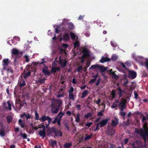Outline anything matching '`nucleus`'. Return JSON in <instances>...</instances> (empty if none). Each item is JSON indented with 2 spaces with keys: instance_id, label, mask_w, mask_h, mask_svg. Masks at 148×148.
Wrapping results in <instances>:
<instances>
[{
  "instance_id": "obj_1",
  "label": "nucleus",
  "mask_w": 148,
  "mask_h": 148,
  "mask_svg": "<svg viewBox=\"0 0 148 148\" xmlns=\"http://www.w3.org/2000/svg\"><path fill=\"white\" fill-rule=\"evenodd\" d=\"M57 38L60 41L62 40L67 41L70 39V37L73 41H75L73 44L75 49L76 48H78L79 45V42L77 40L78 37L75 33L72 32H70L69 34L65 33L63 35L62 38L61 37V34Z\"/></svg>"
},
{
  "instance_id": "obj_2",
  "label": "nucleus",
  "mask_w": 148,
  "mask_h": 148,
  "mask_svg": "<svg viewBox=\"0 0 148 148\" xmlns=\"http://www.w3.org/2000/svg\"><path fill=\"white\" fill-rule=\"evenodd\" d=\"M146 119L145 117L143 118V129H136V132L140 135L143 138L145 142H148V128L147 124L144 121Z\"/></svg>"
},
{
  "instance_id": "obj_3",
  "label": "nucleus",
  "mask_w": 148,
  "mask_h": 148,
  "mask_svg": "<svg viewBox=\"0 0 148 148\" xmlns=\"http://www.w3.org/2000/svg\"><path fill=\"white\" fill-rule=\"evenodd\" d=\"M77 55L78 56L77 59V62L82 63L84 62V58L89 56V51L86 49L84 48L80 52H78Z\"/></svg>"
},
{
  "instance_id": "obj_4",
  "label": "nucleus",
  "mask_w": 148,
  "mask_h": 148,
  "mask_svg": "<svg viewBox=\"0 0 148 148\" xmlns=\"http://www.w3.org/2000/svg\"><path fill=\"white\" fill-rule=\"evenodd\" d=\"M132 57L140 64L142 65H144L148 71V59L144 58L141 56H136L134 53L132 54Z\"/></svg>"
},
{
  "instance_id": "obj_5",
  "label": "nucleus",
  "mask_w": 148,
  "mask_h": 148,
  "mask_svg": "<svg viewBox=\"0 0 148 148\" xmlns=\"http://www.w3.org/2000/svg\"><path fill=\"white\" fill-rule=\"evenodd\" d=\"M62 101L61 100L53 99L51 102V112L53 113H56L58 111L59 108L61 104Z\"/></svg>"
},
{
  "instance_id": "obj_6",
  "label": "nucleus",
  "mask_w": 148,
  "mask_h": 148,
  "mask_svg": "<svg viewBox=\"0 0 148 148\" xmlns=\"http://www.w3.org/2000/svg\"><path fill=\"white\" fill-rule=\"evenodd\" d=\"M126 100L125 99H122L121 100L119 104V108L121 110L120 114L122 116H124L126 114L125 112L123 111L126 107Z\"/></svg>"
},
{
  "instance_id": "obj_7",
  "label": "nucleus",
  "mask_w": 148,
  "mask_h": 148,
  "mask_svg": "<svg viewBox=\"0 0 148 148\" xmlns=\"http://www.w3.org/2000/svg\"><path fill=\"white\" fill-rule=\"evenodd\" d=\"M108 67H105L103 66H101L99 64H95L94 65H92L91 66V67L89 68V69H94L95 70L99 69V71L103 73L108 69Z\"/></svg>"
},
{
  "instance_id": "obj_8",
  "label": "nucleus",
  "mask_w": 148,
  "mask_h": 148,
  "mask_svg": "<svg viewBox=\"0 0 148 148\" xmlns=\"http://www.w3.org/2000/svg\"><path fill=\"white\" fill-rule=\"evenodd\" d=\"M109 120V118L103 120L102 121L100 122L99 123L96 125V128L94 129V130L96 131L98 130L99 127H101L106 125L108 121Z\"/></svg>"
},
{
  "instance_id": "obj_9",
  "label": "nucleus",
  "mask_w": 148,
  "mask_h": 148,
  "mask_svg": "<svg viewBox=\"0 0 148 148\" xmlns=\"http://www.w3.org/2000/svg\"><path fill=\"white\" fill-rule=\"evenodd\" d=\"M47 120H48V124L46 125V127H47L48 126L52 121V119L49 118L48 116H47L45 115L42 116L40 118V120L41 121L44 122Z\"/></svg>"
},
{
  "instance_id": "obj_10",
  "label": "nucleus",
  "mask_w": 148,
  "mask_h": 148,
  "mask_svg": "<svg viewBox=\"0 0 148 148\" xmlns=\"http://www.w3.org/2000/svg\"><path fill=\"white\" fill-rule=\"evenodd\" d=\"M43 127V129L39 132V134L41 137L44 138L45 136L46 135L45 129V126L44 125H41V127Z\"/></svg>"
},
{
  "instance_id": "obj_11",
  "label": "nucleus",
  "mask_w": 148,
  "mask_h": 148,
  "mask_svg": "<svg viewBox=\"0 0 148 148\" xmlns=\"http://www.w3.org/2000/svg\"><path fill=\"white\" fill-rule=\"evenodd\" d=\"M12 105V102L10 101H8L6 103H3V105L4 107H5V109H8L9 110H11V106Z\"/></svg>"
},
{
  "instance_id": "obj_12",
  "label": "nucleus",
  "mask_w": 148,
  "mask_h": 148,
  "mask_svg": "<svg viewBox=\"0 0 148 148\" xmlns=\"http://www.w3.org/2000/svg\"><path fill=\"white\" fill-rule=\"evenodd\" d=\"M128 76L129 78L133 79L135 78L136 77V73L133 71H129Z\"/></svg>"
},
{
  "instance_id": "obj_13",
  "label": "nucleus",
  "mask_w": 148,
  "mask_h": 148,
  "mask_svg": "<svg viewBox=\"0 0 148 148\" xmlns=\"http://www.w3.org/2000/svg\"><path fill=\"white\" fill-rule=\"evenodd\" d=\"M59 63L60 66L62 67H63L65 66L66 61L65 60L62 59L61 57H60L59 58Z\"/></svg>"
},
{
  "instance_id": "obj_14",
  "label": "nucleus",
  "mask_w": 148,
  "mask_h": 148,
  "mask_svg": "<svg viewBox=\"0 0 148 148\" xmlns=\"http://www.w3.org/2000/svg\"><path fill=\"white\" fill-rule=\"evenodd\" d=\"M134 147L136 148H139L140 147H142L143 145L140 140H138L136 142H135L134 143Z\"/></svg>"
},
{
  "instance_id": "obj_15",
  "label": "nucleus",
  "mask_w": 148,
  "mask_h": 148,
  "mask_svg": "<svg viewBox=\"0 0 148 148\" xmlns=\"http://www.w3.org/2000/svg\"><path fill=\"white\" fill-rule=\"evenodd\" d=\"M118 123V119L116 117H114V119L112 120V126L113 127L116 126Z\"/></svg>"
},
{
  "instance_id": "obj_16",
  "label": "nucleus",
  "mask_w": 148,
  "mask_h": 148,
  "mask_svg": "<svg viewBox=\"0 0 148 148\" xmlns=\"http://www.w3.org/2000/svg\"><path fill=\"white\" fill-rule=\"evenodd\" d=\"M108 134L110 135H113L115 133V130L114 129H110L108 128L106 132Z\"/></svg>"
},
{
  "instance_id": "obj_17",
  "label": "nucleus",
  "mask_w": 148,
  "mask_h": 148,
  "mask_svg": "<svg viewBox=\"0 0 148 148\" xmlns=\"http://www.w3.org/2000/svg\"><path fill=\"white\" fill-rule=\"evenodd\" d=\"M24 116L25 117L27 120H28L31 118V115L28 114H25V113H24L20 115V117L21 118H23Z\"/></svg>"
},
{
  "instance_id": "obj_18",
  "label": "nucleus",
  "mask_w": 148,
  "mask_h": 148,
  "mask_svg": "<svg viewBox=\"0 0 148 148\" xmlns=\"http://www.w3.org/2000/svg\"><path fill=\"white\" fill-rule=\"evenodd\" d=\"M110 59L107 57H103L101 60H100V62L101 63H103L105 62L109 61Z\"/></svg>"
},
{
  "instance_id": "obj_19",
  "label": "nucleus",
  "mask_w": 148,
  "mask_h": 148,
  "mask_svg": "<svg viewBox=\"0 0 148 148\" xmlns=\"http://www.w3.org/2000/svg\"><path fill=\"white\" fill-rule=\"evenodd\" d=\"M58 28H59V27H58V28H56L55 29V32L56 33V34H54V37H53L52 38V39L53 40H54V39H56V35L57 34H59L60 35H61V32L58 30Z\"/></svg>"
},
{
  "instance_id": "obj_20",
  "label": "nucleus",
  "mask_w": 148,
  "mask_h": 148,
  "mask_svg": "<svg viewBox=\"0 0 148 148\" xmlns=\"http://www.w3.org/2000/svg\"><path fill=\"white\" fill-rule=\"evenodd\" d=\"M10 62L8 59H5L3 60V64L4 66H6L8 65Z\"/></svg>"
},
{
  "instance_id": "obj_21",
  "label": "nucleus",
  "mask_w": 148,
  "mask_h": 148,
  "mask_svg": "<svg viewBox=\"0 0 148 148\" xmlns=\"http://www.w3.org/2000/svg\"><path fill=\"white\" fill-rule=\"evenodd\" d=\"M16 106L17 108H21V103L19 100L16 99Z\"/></svg>"
},
{
  "instance_id": "obj_22",
  "label": "nucleus",
  "mask_w": 148,
  "mask_h": 148,
  "mask_svg": "<svg viewBox=\"0 0 148 148\" xmlns=\"http://www.w3.org/2000/svg\"><path fill=\"white\" fill-rule=\"evenodd\" d=\"M118 93L120 97H121L122 96V94L123 93V91H122L120 87H118L117 90Z\"/></svg>"
},
{
  "instance_id": "obj_23",
  "label": "nucleus",
  "mask_w": 148,
  "mask_h": 148,
  "mask_svg": "<svg viewBox=\"0 0 148 148\" xmlns=\"http://www.w3.org/2000/svg\"><path fill=\"white\" fill-rule=\"evenodd\" d=\"M42 72L46 75H49V72L47 71V67H45L42 70Z\"/></svg>"
},
{
  "instance_id": "obj_24",
  "label": "nucleus",
  "mask_w": 148,
  "mask_h": 148,
  "mask_svg": "<svg viewBox=\"0 0 148 148\" xmlns=\"http://www.w3.org/2000/svg\"><path fill=\"white\" fill-rule=\"evenodd\" d=\"M68 26L70 29H73L74 28V27L73 24L71 23H69L68 24Z\"/></svg>"
},
{
  "instance_id": "obj_25",
  "label": "nucleus",
  "mask_w": 148,
  "mask_h": 148,
  "mask_svg": "<svg viewBox=\"0 0 148 148\" xmlns=\"http://www.w3.org/2000/svg\"><path fill=\"white\" fill-rule=\"evenodd\" d=\"M119 101L118 100H116L115 101V103L113 104L111 106V107L112 108H116L117 109V105L116 103H118Z\"/></svg>"
},
{
  "instance_id": "obj_26",
  "label": "nucleus",
  "mask_w": 148,
  "mask_h": 148,
  "mask_svg": "<svg viewBox=\"0 0 148 148\" xmlns=\"http://www.w3.org/2000/svg\"><path fill=\"white\" fill-rule=\"evenodd\" d=\"M55 133L56 136H61L62 135V132L60 131H56L55 132Z\"/></svg>"
},
{
  "instance_id": "obj_27",
  "label": "nucleus",
  "mask_w": 148,
  "mask_h": 148,
  "mask_svg": "<svg viewBox=\"0 0 148 148\" xmlns=\"http://www.w3.org/2000/svg\"><path fill=\"white\" fill-rule=\"evenodd\" d=\"M18 53V50L15 49H13L12 50V53L14 55H17Z\"/></svg>"
},
{
  "instance_id": "obj_28",
  "label": "nucleus",
  "mask_w": 148,
  "mask_h": 148,
  "mask_svg": "<svg viewBox=\"0 0 148 148\" xmlns=\"http://www.w3.org/2000/svg\"><path fill=\"white\" fill-rule=\"evenodd\" d=\"M92 136V134H91L89 135H86L84 138V140H86L90 139L91 138Z\"/></svg>"
},
{
  "instance_id": "obj_29",
  "label": "nucleus",
  "mask_w": 148,
  "mask_h": 148,
  "mask_svg": "<svg viewBox=\"0 0 148 148\" xmlns=\"http://www.w3.org/2000/svg\"><path fill=\"white\" fill-rule=\"evenodd\" d=\"M60 68L52 67L51 69V71L52 72L54 73L57 71H59L60 70Z\"/></svg>"
},
{
  "instance_id": "obj_30",
  "label": "nucleus",
  "mask_w": 148,
  "mask_h": 148,
  "mask_svg": "<svg viewBox=\"0 0 148 148\" xmlns=\"http://www.w3.org/2000/svg\"><path fill=\"white\" fill-rule=\"evenodd\" d=\"M111 76L113 78L115 79H117L119 78V76L116 75L114 72H112V75H111Z\"/></svg>"
},
{
  "instance_id": "obj_31",
  "label": "nucleus",
  "mask_w": 148,
  "mask_h": 148,
  "mask_svg": "<svg viewBox=\"0 0 148 148\" xmlns=\"http://www.w3.org/2000/svg\"><path fill=\"white\" fill-rule=\"evenodd\" d=\"M88 93V91L87 90H86L84 91L82 94L81 98H84L85 96Z\"/></svg>"
},
{
  "instance_id": "obj_32",
  "label": "nucleus",
  "mask_w": 148,
  "mask_h": 148,
  "mask_svg": "<svg viewBox=\"0 0 148 148\" xmlns=\"http://www.w3.org/2000/svg\"><path fill=\"white\" fill-rule=\"evenodd\" d=\"M5 135V132L4 130L1 129L0 130V136L1 137H3Z\"/></svg>"
},
{
  "instance_id": "obj_33",
  "label": "nucleus",
  "mask_w": 148,
  "mask_h": 148,
  "mask_svg": "<svg viewBox=\"0 0 148 148\" xmlns=\"http://www.w3.org/2000/svg\"><path fill=\"white\" fill-rule=\"evenodd\" d=\"M71 145L72 144L71 143H66L64 145V146L65 148H69Z\"/></svg>"
},
{
  "instance_id": "obj_34",
  "label": "nucleus",
  "mask_w": 148,
  "mask_h": 148,
  "mask_svg": "<svg viewBox=\"0 0 148 148\" xmlns=\"http://www.w3.org/2000/svg\"><path fill=\"white\" fill-rule=\"evenodd\" d=\"M25 84V81L23 80H22L19 82V85L21 87H22Z\"/></svg>"
},
{
  "instance_id": "obj_35",
  "label": "nucleus",
  "mask_w": 148,
  "mask_h": 148,
  "mask_svg": "<svg viewBox=\"0 0 148 148\" xmlns=\"http://www.w3.org/2000/svg\"><path fill=\"white\" fill-rule=\"evenodd\" d=\"M111 44L113 47H115L117 46V45L114 41H111Z\"/></svg>"
},
{
  "instance_id": "obj_36",
  "label": "nucleus",
  "mask_w": 148,
  "mask_h": 148,
  "mask_svg": "<svg viewBox=\"0 0 148 148\" xmlns=\"http://www.w3.org/2000/svg\"><path fill=\"white\" fill-rule=\"evenodd\" d=\"M18 123L20 125L21 127H24V124L22 123V121L21 119H19V120Z\"/></svg>"
},
{
  "instance_id": "obj_37",
  "label": "nucleus",
  "mask_w": 148,
  "mask_h": 148,
  "mask_svg": "<svg viewBox=\"0 0 148 148\" xmlns=\"http://www.w3.org/2000/svg\"><path fill=\"white\" fill-rule=\"evenodd\" d=\"M7 118L8 122V123H10L12 121V116H8L7 117Z\"/></svg>"
},
{
  "instance_id": "obj_38",
  "label": "nucleus",
  "mask_w": 148,
  "mask_h": 148,
  "mask_svg": "<svg viewBox=\"0 0 148 148\" xmlns=\"http://www.w3.org/2000/svg\"><path fill=\"white\" fill-rule=\"evenodd\" d=\"M35 119H36L37 120H40V119L39 118V115L37 113V112H35Z\"/></svg>"
},
{
  "instance_id": "obj_39",
  "label": "nucleus",
  "mask_w": 148,
  "mask_h": 148,
  "mask_svg": "<svg viewBox=\"0 0 148 148\" xmlns=\"http://www.w3.org/2000/svg\"><path fill=\"white\" fill-rule=\"evenodd\" d=\"M69 97L70 99H72L73 100H74V95H73L72 94H69Z\"/></svg>"
},
{
  "instance_id": "obj_40",
  "label": "nucleus",
  "mask_w": 148,
  "mask_h": 148,
  "mask_svg": "<svg viewBox=\"0 0 148 148\" xmlns=\"http://www.w3.org/2000/svg\"><path fill=\"white\" fill-rule=\"evenodd\" d=\"M112 58L113 60H115L117 59V56L116 55H113L112 57Z\"/></svg>"
},
{
  "instance_id": "obj_41",
  "label": "nucleus",
  "mask_w": 148,
  "mask_h": 148,
  "mask_svg": "<svg viewBox=\"0 0 148 148\" xmlns=\"http://www.w3.org/2000/svg\"><path fill=\"white\" fill-rule=\"evenodd\" d=\"M64 114L62 113V112H60L59 113L58 116V117H59V119H61V118L64 115Z\"/></svg>"
},
{
  "instance_id": "obj_42",
  "label": "nucleus",
  "mask_w": 148,
  "mask_h": 148,
  "mask_svg": "<svg viewBox=\"0 0 148 148\" xmlns=\"http://www.w3.org/2000/svg\"><path fill=\"white\" fill-rule=\"evenodd\" d=\"M111 95L112 98H114L115 96V92L114 90H112L111 93Z\"/></svg>"
},
{
  "instance_id": "obj_43",
  "label": "nucleus",
  "mask_w": 148,
  "mask_h": 148,
  "mask_svg": "<svg viewBox=\"0 0 148 148\" xmlns=\"http://www.w3.org/2000/svg\"><path fill=\"white\" fill-rule=\"evenodd\" d=\"M24 57L25 59V60H26V61L28 62L29 61V56L27 55H25L24 56Z\"/></svg>"
},
{
  "instance_id": "obj_44",
  "label": "nucleus",
  "mask_w": 148,
  "mask_h": 148,
  "mask_svg": "<svg viewBox=\"0 0 148 148\" xmlns=\"http://www.w3.org/2000/svg\"><path fill=\"white\" fill-rule=\"evenodd\" d=\"M104 111V110H103L101 111L98 112L97 114V115L99 116H103V112Z\"/></svg>"
},
{
  "instance_id": "obj_45",
  "label": "nucleus",
  "mask_w": 148,
  "mask_h": 148,
  "mask_svg": "<svg viewBox=\"0 0 148 148\" xmlns=\"http://www.w3.org/2000/svg\"><path fill=\"white\" fill-rule=\"evenodd\" d=\"M92 114L91 113H88L86 115H85L84 116L86 118H88L90 117L91 116Z\"/></svg>"
},
{
  "instance_id": "obj_46",
  "label": "nucleus",
  "mask_w": 148,
  "mask_h": 148,
  "mask_svg": "<svg viewBox=\"0 0 148 148\" xmlns=\"http://www.w3.org/2000/svg\"><path fill=\"white\" fill-rule=\"evenodd\" d=\"M15 40H17L19 41L20 40V38L19 37H18L15 36L14 38L13 41H14Z\"/></svg>"
},
{
  "instance_id": "obj_47",
  "label": "nucleus",
  "mask_w": 148,
  "mask_h": 148,
  "mask_svg": "<svg viewBox=\"0 0 148 148\" xmlns=\"http://www.w3.org/2000/svg\"><path fill=\"white\" fill-rule=\"evenodd\" d=\"M31 73L30 72H29L25 75L24 77L25 78H26L27 77L29 76L31 74Z\"/></svg>"
},
{
  "instance_id": "obj_48",
  "label": "nucleus",
  "mask_w": 148,
  "mask_h": 148,
  "mask_svg": "<svg viewBox=\"0 0 148 148\" xmlns=\"http://www.w3.org/2000/svg\"><path fill=\"white\" fill-rule=\"evenodd\" d=\"M20 135L21 136L24 138H27V136L25 134H22V133H21L20 134Z\"/></svg>"
},
{
  "instance_id": "obj_49",
  "label": "nucleus",
  "mask_w": 148,
  "mask_h": 148,
  "mask_svg": "<svg viewBox=\"0 0 148 148\" xmlns=\"http://www.w3.org/2000/svg\"><path fill=\"white\" fill-rule=\"evenodd\" d=\"M79 121V114L77 115V116L75 119V121L77 122H78Z\"/></svg>"
},
{
  "instance_id": "obj_50",
  "label": "nucleus",
  "mask_w": 148,
  "mask_h": 148,
  "mask_svg": "<svg viewBox=\"0 0 148 148\" xmlns=\"http://www.w3.org/2000/svg\"><path fill=\"white\" fill-rule=\"evenodd\" d=\"M69 21V19L64 18L63 19V21L62 22V23L63 24H65L66 23V22Z\"/></svg>"
},
{
  "instance_id": "obj_51",
  "label": "nucleus",
  "mask_w": 148,
  "mask_h": 148,
  "mask_svg": "<svg viewBox=\"0 0 148 148\" xmlns=\"http://www.w3.org/2000/svg\"><path fill=\"white\" fill-rule=\"evenodd\" d=\"M74 89L72 87H71L70 90L69 91V94H72V92H73Z\"/></svg>"
},
{
  "instance_id": "obj_52",
  "label": "nucleus",
  "mask_w": 148,
  "mask_h": 148,
  "mask_svg": "<svg viewBox=\"0 0 148 148\" xmlns=\"http://www.w3.org/2000/svg\"><path fill=\"white\" fill-rule=\"evenodd\" d=\"M127 66H130L131 65V62L129 61H127L125 62Z\"/></svg>"
},
{
  "instance_id": "obj_53",
  "label": "nucleus",
  "mask_w": 148,
  "mask_h": 148,
  "mask_svg": "<svg viewBox=\"0 0 148 148\" xmlns=\"http://www.w3.org/2000/svg\"><path fill=\"white\" fill-rule=\"evenodd\" d=\"M58 119V117H56L55 118L54 120L53 121L52 123H55L56 122H57Z\"/></svg>"
},
{
  "instance_id": "obj_54",
  "label": "nucleus",
  "mask_w": 148,
  "mask_h": 148,
  "mask_svg": "<svg viewBox=\"0 0 148 148\" xmlns=\"http://www.w3.org/2000/svg\"><path fill=\"white\" fill-rule=\"evenodd\" d=\"M84 15H83V16L80 15L78 19L79 20H82L84 18Z\"/></svg>"
},
{
  "instance_id": "obj_55",
  "label": "nucleus",
  "mask_w": 148,
  "mask_h": 148,
  "mask_svg": "<svg viewBox=\"0 0 148 148\" xmlns=\"http://www.w3.org/2000/svg\"><path fill=\"white\" fill-rule=\"evenodd\" d=\"M92 124V123L91 122L88 123L86 124V126L88 127H89Z\"/></svg>"
},
{
  "instance_id": "obj_56",
  "label": "nucleus",
  "mask_w": 148,
  "mask_h": 148,
  "mask_svg": "<svg viewBox=\"0 0 148 148\" xmlns=\"http://www.w3.org/2000/svg\"><path fill=\"white\" fill-rule=\"evenodd\" d=\"M82 66H80L77 68V71L78 72H79L80 71L82 70Z\"/></svg>"
},
{
  "instance_id": "obj_57",
  "label": "nucleus",
  "mask_w": 148,
  "mask_h": 148,
  "mask_svg": "<svg viewBox=\"0 0 148 148\" xmlns=\"http://www.w3.org/2000/svg\"><path fill=\"white\" fill-rule=\"evenodd\" d=\"M56 142L55 141H53L51 142V144L53 146H54L56 144Z\"/></svg>"
},
{
  "instance_id": "obj_58",
  "label": "nucleus",
  "mask_w": 148,
  "mask_h": 148,
  "mask_svg": "<svg viewBox=\"0 0 148 148\" xmlns=\"http://www.w3.org/2000/svg\"><path fill=\"white\" fill-rule=\"evenodd\" d=\"M134 94L135 96V98L136 99L137 98L138 96V94L136 91H135L134 92Z\"/></svg>"
},
{
  "instance_id": "obj_59",
  "label": "nucleus",
  "mask_w": 148,
  "mask_h": 148,
  "mask_svg": "<svg viewBox=\"0 0 148 148\" xmlns=\"http://www.w3.org/2000/svg\"><path fill=\"white\" fill-rule=\"evenodd\" d=\"M57 63V61L55 60L53 62V66H56V63Z\"/></svg>"
},
{
  "instance_id": "obj_60",
  "label": "nucleus",
  "mask_w": 148,
  "mask_h": 148,
  "mask_svg": "<svg viewBox=\"0 0 148 148\" xmlns=\"http://www.w3.org/2000/svg\"><path fill=\"white\" fill-rule=\"evenodd\" d=\"M30 48V47L28 45H25V46L24 48L27 50L28 49Z\"/></svg>"
},
{
  "instance_id": "obj_61",
  "label": "nucleus",
  "mask_w": 148,
  "mask_h": 148,
  "mask_svg": "<svg viewBox=\"0 0 148 148\" xmlns=\"http://www.w3.org/2000/svg\"><path fill=\"white\" fill-rule=\"evenodd\" d=\"M37 64H38L37 62H33L32 64V66H36V65H37Z\"/></svg>"
},
{
  "instance_id": "obj_62",
  "label": "nucleus",
  "mask_w": 148,
  "mask_h": 148,
  "mask_svg": "<svg viewBox=\"0 0 148 148\" xmlns=\"http://www.w3.org/2000/svg\"><path fill=\"white\" fill-rule=\"evenodd\" d=\"M96 79H95V78H94V79H91L90 82L91 83H93V82H95V81Z\"/></svg>"
},
{
  "instance_id": "obj_63",
  "label": "nucleus",
  "mask_w": 148,
  "mask_h": 148,
  "mask_svg": "<svg viewBox=\"0 0 148 148\" xmlns=\"http://www.w3.org/2000/svg\"><path fill=\"white\" fill-rule=\"evenodd\" d=\"M60 119H58V120L57 122L58 123V124L59 125H60Z\"/></svg>"
},
{
  "instance_id": "obj_64",
  "label": "nucleus",
  "mask_w": 148,
  "mask_h": 148,
  "mask_svg": "<svg viewBox=\"0 0 148 148\" xmlns=\"http://www.w3.org/2000/svg\"><path fill=\"white\" fill-rule=\"evenodd\" d=\"M62 46L65 48H66L68 47V45L66 44H63L62 45Z\"/></svg>"
}]
</instances>
